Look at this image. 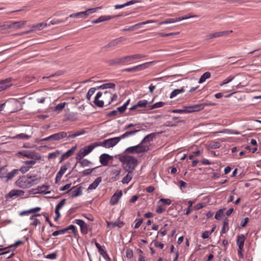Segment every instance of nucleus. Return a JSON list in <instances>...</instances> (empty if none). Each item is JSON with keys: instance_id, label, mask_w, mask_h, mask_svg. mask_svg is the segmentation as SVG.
I'll return each instance as SVG.
<instances>
[{"instance_id": "obj_16", "label": "nucleus", "mask_w": 261, "mask_h": 261, "mask_svg": "<svg viewBox=\"0 0 261 261\" xmlns=\"http://www.w3.org/2000/svg\"><path fill=\"white\" fill-rule=\"evenodd\" d=\"M73 223L80 226L82 233L83 234H87L88 233L87 225L83 220L81 219H75L73 221Z\"/></svg>"}, {"instance_id": "obj_6", "label": "nucleus", "mask_w": 261, "mask_h": 261, "mask_svg": "<svg viewBox=\"0 0 261 261\" xmlns=\"http://www.w3.org/2000/svg\"><path fill=\"white\" fill-rule=\"evenodd\" d=\"M101 7H96L94 8L88 9L87 10L83 12H80L75 13L71 14L69 17L70 18H86L90 14L95 13L97 9H100Z\"/></svg>"}, {"instance_id": "obj_4", "label": "nucleus", "mask_w": 261, "mask_h": 261, "mask_svg": "<svg viewBox=\"0 0 261 261\" xmlns=\"http://www.w3.org/2000/svg\"><path fill=\"white\" fill-rule=\"evenodd\" d=\"M215 104H200L190 107H185L182 109L173 110L172 112L173 113H189L203 109L205 106H214Z\"/></svg>"}, {"instance_id": "obj_28", "label": "nucleus", "mask_w": 261, "mask_h": 261, "mask_svg": "<svg viewBox=\"0 0 261 261\" xmlns=\"http://www.w3.org/2000/svg\"><path fill=\"white\" fill-rule=\"evenodd\" d=\"M123 39L122 38L120 37L115 39H114L110 43H109L107 45H106V47H114L118 45V44L121 43Z\"/></svg>"}, {"instance_id": "obj_13", "label": "nucleus", "mask_w": 261, "mask_h": 261, "mask_svg": "<svg viewBox=\"0 0 261 261\" xmlns=\"http://www.w3.org/2000/svg\"><path fill=\"white\" fill-rule=\"evenodd\" d=\"M36 180H16L15 185L23 189L29 188L33 185L36 184Z\"/></svg>"}, {"instance_id": "obj_21", "label": "nucleus", "mask_w": 261, "mask_h": 261, "mask_svg": "<svg viewBox=\"0 0 261 261\" xmlns=\"http://www.w3.org/2000/svg\"><path fill=\"white\" fill-rule=\"evenodd\" d=\"M118 16H110V15H102L100 16L98 19L96 20H93L92 21V23L95 24V23H100L105 21H107L111 19L112 18H113L116 17H118Z\"/></svg>"}, {"instance_id": "obj_50", "label": "nucleus", "mask_w": 261, "mask_h": 261, "mask_svg": "<svg viewBox=\"0 0 261 261\" xmlns=\"http://www.w3.org/2000/svg\"><path fill=\"white\" fill-rule=\"evenodd\" d=\"M125 153H137L136 146H131L127 148L124 151Z\"/></svg>"}, {"instance_id": "obj_2", "label": "nucleus", "mask_w": 261, "mask_h": 261, "mask_svg": "<svg viewBox=\"0 0 261 261\" xmlns=\"http://www.w3.org/2000/svg\"><path fill=\"white\" fill-rule=\"evenodd\" d=\"M126 171L133 172L138 164L137 160L130 155H123L119 158Z\"/></svg>"}, {"instance_id": "obj_14", "label": "nucleus", "mask_w": 261, "mask_h": 261, "mask_svg": "<svg viewBox=\"0 0 261 261\" xmlns=\"http://www.w3.org/2000/svg\"><path fill=\"white\" fill-rule=\"evenodd\" d=\"M194 17V16H185V17H179L175 18H168L166 19L164 21H161L159 23V25H163V24H166L169 23H175L181 20L188 19L189 18H192Z\"/></svg>"}, {"instance_id": "obj_42", "label": "nucleus", "mask_w": 261, "mask_h": 261, "mask_svg": "<svg viewBox=\"0 0 261 261\" xmlns=\"http://www.w3.org/2000/svg\"><path fill=\"white\" fill-rule=\"evenodd\" d=\"M30 136L28 135L22 133L14 136L12 138L13 139H20L22 140H28L30 138Z\"/></svg>"}, {"instance_id": "obj_12", "label": "nucleus", "mask_w": 261, "mask_h": 261, "mask_svg": "<svg viewBox=\"0 0 261 261\" xmlns=\"http://www.w3.org/2000/svg\"><path fill=\"white\" fill-rule=\"evenodd\" d=\"M19 173L18 169H14L10 172L6 173L5 168L0 169V178H7V179H10L13 178L15 175Z\"/></svg>"}, {"instance_id": "obj_1", "label": "nucleus", "mask_w": 261, "mask_h": 261, "mask_svg": "<svg viewBox=\"0 0 261 261\" xmlns=\"http://www.w3.org/2000/svg\"><path fill=\"white\" fill-rule=\"evenodd\" d=\"M117 97V94L112 93L110 90L106 91L103 93L98 92L95 96L94 103L99 108H102L105 103L106 106H108L116 100Z\"/></svg>"}, {"instance_id": "obj_30", "label": "nucleus", "mask_w": 261, "mask_h": 261, "mask_svg": "<svg viewBox=\"0 0 261 261\" xmlns=\"http://www.w3.org/2000/svg\"><path fill=\"white\" fill-rule=\"evenodd\" d=\"M95 245L96 247V248L98 249V252H99V253L106 259L107 258H108V259H110L106 251L104 250L101 246H100V245L99 244H98V243L96 242L95 243Z\"/></svg>"}, {"instance_id": "obj_15", "label": "nucleus", "mask_w": 261, "mask_h": 261, "mask_svg": "<svg viewBox=\"0 0 261 261\" xmlns=\"http://www.w3.org/2000/svg\"><path fill=\"white\" fill-rule=\"evenodd\" d=\"M122 195V191L121 190H117L111 197L110 204L112 205L117 204Z\"/></svg>"}, {"instance_id": "obj_45", "label": "nucleus", "mask_w": 261, "mask_h": 261, "mask_svg": "<svg viewBox=\"0 0 261 261\" xmlns=\"http://www.w3.org/2000/svg\"><path fill=\"white\" fill-rule=\"evenodd\" d=\"M61 153V151L57 150L54 152L49 153L48 154V159H54L58 156Z\"/></svg>"}, {"instance_id": "obj_57", "label": "nucleus", "mask_w": 261, "mask_h": 261, "mask_svg": "<svg viewBox=\"0 0 261 261\" xmlns=\"http://www.w3.org/2000/svg\"><path fill=\"white\" fill-rule=\"evenodd\" d=\"M66 229H65V228H64L59 230L55 231L54 232H53L52 235L53 236H57L59 234H64L66 233Z\"/></svg>"}, {"instance_id": "obj_17", "label": "nucleus", "mask_w": 261, "mask_h": 261, "mask_svg": "<svg viewBox=\"0 0 261 261\" xmlns=\"http://www.w3.org/2000/svg\"><path fill=\"white\" fill-rule=\"evenodd\" d=\"M76 147V146H73L70 149L63 153L60 157L59 163H62L64 160L71 156L75 152Z\"/></svg>"}, {"instance_id": "obj_29", "label": "nucleus", "mask_w": 261, "mask_h": 261, "mask_svg": "<svg viewBox=\"0 0 261 261\" xmlns=\"http://www.w3.org/2000/svg\"><path fill=\"white\" fill-rule=\"evenodd\" d=\"M50 186L47 185H43L42 186L38 187V192L43 194H49L51 192L50 191L48 190Z\"/></svg>"}, {"instance_id": "obj_61", "label": "nucleus", "mask_w": 261, "mask_h": 261, "mask_svg": "<svg viewBox=\"0 0 261 261\" xmlns=\"http://www.w3.org/2000/svg\"><path fill=\"white\" fill-rule=\"evenodd\" d=\"M23 243V242L21 241H16L14 244L10 245V246L8 247V248H15L17 246H18L20 245H21Z\"/></svg>"}, {"instance_id": "obj_47", "label": "nucleus", "mask_w": 261, "mask_h": 261, "mask_svg": "<svg viewBox=\"0 0 261 261\" xmlns=\"http://www.w3.org/2000/svg\"><path fill=\"white\" fill-rule=\"evenodd\" d=\"M236 76L235 75H230L227 77L226 79L224 80L220 84V86H222L226 84H228L231 82L233 79H234Z\"/></svg>"}, {"instance_id": "obj_54", "label": "nucleus", "mask_w": 261, "mask_h": 261, "mask_svg": "<svg viewBox=\"0 0 261 261\" xmlns=\"http://www.w3.org/2000/svg\"><path fill=\"white\" fill-rule=\"evenodd\" d=\"M147 103H148L147 100H145V99H143V100H139L137 102V106H138L139 107L142 108V107H146Z\"/></svg>"}, {"instance_id": "obj_64", "label": "nucleus", "mask_w": 261, "mask_h": 261, "mask_svg": "<svg viewBox=\"0 0 261 261\" xmlns=\"http://www.w3.org/2000/svg\"><path fill=\"white\" fill-rule=\"evenodd\" d=\"M40 224V221L38 219L36 218L32 221V222L30 223L31 226H36L38 224Z\"/></svg>"}, {"instance_id": "obj_41", "label": "nucleus", "mask_w": 261, "mask_h": 261, "mask_svg": "<svg viewBox=\"0 0 261 261\" xmlns=\"http://www.w3.org/2000/svg\"><path fill=\"white\" fill-rule=\"evenodd\" d=\"M129 101L130 99H128L122 106L118 107L116 110V111H117V113H119L120 114L123 113L126 109L127 106L129 104Z\"/></svg>"}, {"instance_id": "obj_22", "label": "nucleus", "mask_w": 261, "mask_h": 261, "mask_svg": "<svg viewBox=\"0 0 261 261\" xmlns=\"http://www.w3.org/2000/svg\"><path fill=\"white\" fill-rule=\"evenodd\" d=\"M144 143H142V142H140L136 146L137 149V153H144L146 152L149 150V147L147 145H145L143 144Z\"/></svg>"}, {"instance_id": "obj_52", "label": "nucleus", "mask_w": 261, "mask_h": 261, "mask_svg": "<svg viewBox=\"0 0 261 261\" xmlns=\"http://www.w3.org/2000/svg\"><path fill=\"white\" fill-rule=\"evenodd\" d=\"M223 215V210L220 209L218 210L215 215V218L217 220H220L221 219L222 216Z\"/></svg>"}, {"instance_id": "obj_37", "label": "nucleus", "mask_w": 261, "mask_h": 261, "mask_svg": "<svg viewBox=\"0 0 261 261\" xmlns=\"http://www.w3.org/2000/svg\"><path fill=\"white\" fill-rule=\"evenodd\" d=\"M229 220L228 219H225L223 223V226L221 231V233H225L229 229Z\"/></svg>"}, {"instance_id": "obj_26", "label": "nucleus", "mask_w": 261, "mask_h": 261, "mask_svg": "<svg viewBox=\"0 0 261 261\" xmlns=\"http://www.w3.org/2000/svg\"><path fill=\"white\" fill-rule=\"evenodd\" d=\"M24 191L20 190H12L8 194V196L12 198L14 196H22L24 194Z\"/></svg>"}, {"instance_id": "obj_20", "label": "nucleus", "mask_w": 261, "mask_h": 261, "mask_svg": "<svg viewBox=\"0 0 261 261\" xmlns=\"http://www.w3.org/2000/svg\"><path fill=\"white\" fill-rule=\"evenodd\" d=\"M111 159L112 157L109 154L103 153L100 156L99 162L103 166H107Z\"/></svg>"}, {"instance_id": "obj_44", "label": "nucleus", "mask_w": 261, "mask_h": 261, "mask_svg": "<svg viewBox=\"0 0 261 261\" xmlns=\"http://www.w3.org/2000/svg\"><path fill=\"white\" fill-rule=\"evenodd\" d=\"M156 21V20H147V21H144V22H140V23H137V24L133 25V28H134V29L135 30V29L139 28L140 27H141L142 25H144V24H148V23H153V22H155Z\"/></svg>"}, {"instance_id": "obj_40", "label": "nucleus", "mask_w": 261, "mask_h": 261, "mask_svg": "<svg viewBox=\"0 0 261 261\" xmlns=\"http://www.w3.org/2000/svg\"><path fill=\"white\" fill-rule=\"evenodd\" d=\"M211 76V73L210 72H206L204 73H203L199 79L198 83L199 84L203 83L206 80L210 78Z\"/></svg>"}, {"instance_id": "obj_43", "label": "nucleus", "mask_w": 261, "mask_h": 261, "mask_svg": "<svg viewBox=\"0 0 261 261\" xmlns=\"http://www.w3.org/2000/svg\"><path fill=\"white\" fill-rule=\"evenodd\" d=\"M146 56H147L145 55L137 54L129 56V57L130 62H131L134 60L140 59L141 58H145V57H146Z\"/></svg>"}, {"instance_id": "obj_59", "label": "nucleus", "mask_w": 261, "mask_h": 261, "mask_svg": "<svg viewBox=\"0 0 261 261\" xmlns=\"http://www.w3.org/2000/svg\"><path fill=\"white\" fill-rule=\"evenodd\" d=\"M126 257L130 259L133 256V251L131 249L128 248L126 250Z\"/></svg>"}, {"instance_id": "obj_60", "label": "nucleus", "mask_w": 261, "mask_h": 261, "mask_svg": "<svg viewBox=\"0 0 261 261\" xmlns=\"http://www.w3.org/2000/svg\"><path fill=\"white\" fill-rule=\"evenodd\" d=\"M57 256V253L56 252H53L50 254H48L46 256V258L50 259H54L56 258Z\"/></svg>"}, {"instance_id": "obj_35", "label": "nucleus", "mask_w": 261, "mask_h": 261, "mask_svg": "<svg viewBox=\"0 0 261 261\" xmlns=\"http://www.w3.org/2000/svg\"><path fill=\"white\" fill-rule=\"evenodd\" d=\"M65 118L68 120H70L72 121H76L77 120V113H70L65 114Z\"/></svg>"}, {"instance_id": "obj_46", "label": "nucleus", "mask_w": 261, "mask_h": 261, "mask_svg": "<svg viewBox=\"0 0 261 261\" xmlns=\"http://www.w3.org/2000/svg\"><path fill=\"white\" fill-rule=\"evenodd\" d=\"M66 104V102H62L59 103L55 107V108L54 109V111L57 112L58 113H60L64 108Z\"/></svg>"}, {"instance_id": "obj_27", "label": "nucleus", "mask_w": 261, "mask_h": 261, "mask_svg": "<svg viewBox=\"0 0 261 261\" xmlns=\"http://www.w3.org/2000/svg\"><path fill=\"white\" fill-rule=\"evenodd\" d=\"M152 62L145 63L140 65H137L133 67L134 72L141 71L147 68L148 67V65L151 64Z\"/></svg>"}, {"instance_id": "obj_31", "label": "nucleus", "mask_w": 261, "mask_h": 261, "mask_svg": "<svg viewBox=\"0 0 261 261\" xmlns=\"http://www.w3.org/2000/svg\"><path fill=\"white\" fill-rule=\"evenodd\" d=\"M140 130V129H134L130 131H127L125 133L119 136V137L120 138V140L129 137L130 136L135 135L137 133L139 132Z\"/></svg>"}, {"instance_id": "obj_3", "label": "nucleus", "mask_w": 261, "mask_h": 261, "mask_svg": "<svg viewBox=\"0 0 261 261\" xmlns=\"http://www.w3.org/2000/svg\"><path fill=\"white\" fill-rule=\"evenodd\" d=\"M71 132H60L53 134L50 136V141H58L65 138H66L67 140H69L71 139L75 138L77 136L84 134L85 133V131L84 130H81L71 134Z\"/></svg>"}, {"instance_id": "obj_33", "label": "nucleus", "mask_w": 261, "mask_h": 261, "mask_svg": "<svg viewBox=\"0 0 261 261\" xmlns=\"http://www.w3.org/2000/svg\"><path fill=\"white\" fill-rule=\"evenodd\" d=\"M156 133H152L146 136L144 139L141 141L142 143H150L153 140V139L155 137Z\"/></svg>"}, {"instance_id": "obj_53", "label": "nucleus", "mask_w": 261, "mask_h": 261, "mask_svg": "<svg viewBox=\"0 0 261 261\" xmlns=\"http://www.w3.org/2000/svg\"><path fill=\"white\" fill-rule=\"evenodd\" d=\"M177 185L182 192H184V190L187 186V184L183 180H179Z\"/></svg>"}, {"instance_id": "obj_9", "label": "nucleus", "mask_w": 261, "mask_h": 261, "mask_svg": "<svg viewBox=\"0 0 261 261\" xmlns=\"http://www.w3.org/2000/svg\"><path fill=\"white\" fill-rule=\"evenodd\" d=\"M18 153L22 156H24L29 159L39 160L41 158L40 155L38 153H35L34 151L22 150L19 151Z\"/></svg>"}, {"instance_id": "obj_11", "label": "nucleus", "mask_w": 261, "mask_h": 261, "mask_svg": "<svg viewBox=\"0 0 261 261\" xmlns=\"http://www.w3.org/2000/svg\"><path fill=\"white\" fill-rule=\"evenodd\" d=\"M232 32V30L230 31H221V32H217L214 33H211L208 35H207L205 36V39L208 40H210L211 39L214 38H218L220 37H223L225 36H227L229 34L231 33Z\"/></svg>"}, {"instance_id": "obj_5", "label": "nucleus", "mask_w": 261, "mask_h": 261, "mask_svg": "<svg viewBox=\"0 0 261 261\" xmlns=\"http://www.w3.org/2000/svg\"><path fill=\"white\" fill-rule=\"evenodd\" d=\"M99 146L98 142H95L89 146L81 148L77 153L76 157L77 160H81L85 156L90 153L96 147Z\"/></svg>"}, {"instance_id": "obj_36", "label": "nucleus", "mask_w": 261, "mask_h": 261, "mask_svg": "<svg viewBox=\"0 0 261 261\" xmlns=\"http://www.w3.org/2000/svg\"><path fill=\"white\" fill-rule=\"evenodd\" d=\"M165 103L164 102H162V101L158 102L152 105L148 106L147 107V110H153L154 109L161 108V107H162L163 106H164L165 105Z\"/></svg>"}, {"instance_id": "obj_63", "label": "nucleus", "mask_w": 261, "mask_h": 261, "mask_svg": "<svg viewBox=\"0 0 261 261\" xmlns=\"http://www.w3.org/2000/svg\"><path fill=\"white\" fill-rule=\"evenodd\" d=\"M65 229H66V232L69 230H71L74 233L76 232V227L73 225H70L67 227L65 228Z\"/></svg>"}, {"instance_id": "obj_25", "label": "nucleus", "mask_w": 261, "mask_h": 261, "mask_svg": "<svg viewBox=\"0 0 261 261\" xmlns=\"http://www.w3.org/2000/svg\"><path fill=\"white\" fill-rule=\"evenodd\" d=\"M245 239V237L243 234L238 235L237 236V244L238 246V248H244Z\"/></svg>"}, {"instance_id": "obj_8", "label": "nucleus", "mask_w": 261, "mask_h": 261, "mask_svg": "<svg viewBox=\"0 0 261 261\" xmlns=\"http://www.w3.org/2000/svg\"><path fill=\"white\" fill-rule=\"evenodd\" d=\"M130 62L129 56H123L120 58H116L108 61L109 65H123Z\"/></svg>"}, {"instance_id": "obj_23", "label": "nucleus", "mask_w": 261, "mask_h": 261, "mask_svg": "<svg viewBox=\"0 0 261 261\" xmlns=\"http://www.w3.org/2000/svg\"><path fill=\"white\" fill-rule=\"evenodd\" d=\"M69 166V164H64L63 166H62L60 168L59 171L57 173V174L56 175L55 179H60L62 178L63 175L67 171Z\"/></svg>"}, {"instance_id": "obj_49", "label": "nucleus", "mask_w": 261, "mask_h": 261, "mask_svg": "<svg viewBox=\"0 0 261 261\" xmlns=\"http://www.w3.org/2000/svg\"><path fill=\"white\" fill-rule=\"evenodd\" d=\"M97 89V88H91L89 90L86 95V98L88 100H90L92 95L95 93Z\"/></svg>"}, {"instance_id": "obj_48", "label": "nucleus", "mask_w": 261, "mask_h": 261, "mask_svg": "<svg viewBox=\"0 0 261 261\" xmlns=\"http://www.w3.org/2000/svg\"><path fill=\"white\" fill-rule=\"evenodd\" d=\"M101 180H94L93 183L90 184L88 188V191H91L95 189L99 184Z\"/></svg>"}, {"instance_id": "obj_7", "label": "nucleus", "mask_w": 261, "mask_h": 261, "mask_svg": "<svg viewBox=\"0 0 261 261\" xmlns=\"http://www.w3.org/2000/svg\"><path fill=\"white\" fill-rule=\"evenodd\" d=\"M120 140V137H117L105 140L102 143L98 142V144L99 146H101L103 147L109 148L115 146Z\"/></svg>"}, {"instance_id": "obj_62", "label": "nucleus", "mask_w": 261, "mask_h": 261, "mask_svg": "<svg viewBox=\"0 0 261 261\" xmlns=\"http://www.w3.org/2000/svg\"><path fill=\"white\" fill-rule=\"evenodd\" d=\"M30 168V166H22L19 170V172L20 171L21 173H24L27 172Z\"/></svg>"}, {"instance_id": "obj_19", "label": "nucleus", "mask_w": 261, "mask_h": 261, "mask_svg": "<svg viewBox=\"0 0 261 261\" xmlns=\"http://www.w3.org/2000/svg\"><path fill=\"white\" fill-rule=\"evenodd\" d=\"M12 85L11 78L0 81V92L10 87Z\"/></svg>"}, {"instance_id": "obj_10", "label": "nucleus", "mask_w": 261, "mask_h": 261, "mask_svg": "<svg viewBox=\"0 0 261 261\" xmlns=\"http://www.w3.org/2000/svg\"><path fill=\"white\" fill-rule=\"evenodd\" d=\"M82 189L81 186H76L71 188L67 193L71 198H75L82 194Z\"/></svg>"}, {"instance_id": "obj_18", "label": "nucleus", "mask_w": 261, "mask_h": 261, "mask_svg": "<svg viewBox=\"0 0 261 261\" xmlns=\"http://www.w3.org/2000/svg\"><path fill=\"white\" fill-rule=\"evenodd\" d=\"M12 85L11 78L0 81V92L10 87Z\"/></svg>"}, {"instance_id": "obj_32", "label": "nucleus", "mask_w": 261, "mask_h": 261, "mask_svg": "<svg viewBox=\"0 0 261 261\" xmlns=\"http://www.w3.org/2000/svg\"><path fill=\"white\" fill-rule=\"evenodd\" d=\"M115 88V84L112 83L103 84L97 87V89H111L114 90Z\"/></svg>"}, {"instance_id": "obj_34", "label": "nucleus", "mask_w": 261, "mask_h": 261, "mask_svg": "<svg viewBox=\"0 0 261 261\" xmlns=\"http://www.w3.org/2000/svg\"><path fill=\"white\" fill-rule=\"evenodd\" d=\"M27 23L26 21H19L12 22L11 24L10 25V27H14L16 29H20L24 25H25Z\"/></svg>"}, {"instance_id": "obj_24", "label": "nucleus", "mask_w": 261, "mask_h": 261, "mask_svg": "<svg viewBox=\"0 0 261 261\" xmlns=\"http://www.w3.org/2000/svg\"><path fill=\"white\" fill-rule=\"evenodd\" d=\"M47 26V24L45 22H41L37 23L36 24H34L32 27V29L30 31H28L27 33H29L33 31L41 30L44 28L46 27Z\"/></svg>"}, {"instance_id": "obj_56", "label": "nucleus", "mask_w": 261, "mask_h": 261, "mask_svg": "<svg viewBox=\"0 0 261 261\" xmlns=\"http://www.w3.org/2000/svg\"><path fill=\"white\" fill-rule=\"evenodd\" d=\"M81 165L83 167L88 166L91 162L87 159H82L81 160H79Z\"/></svg>"}, {"instance_id": "obj_55", "label": "nucleus", "mask_w": 261, "mask_h": 261, "mask_svg": "<svg viewBox=\"0 0 261 261\" xmlns=\"http://www.w3.org/2000/svg\"><path fill=\"white\" fill-rule=\"evenodd\" d=\"M158 202H162L164 205H170L171 203V200L170 199L161 198Z\"/></svg>"}, {"instance_id": "obj_39", "label": "nucleus", "mask_w": 261, "mask_h": 261, "mask_svg": "<svg viewBox=\"0 0 261 261\" xmlns=\"http://www.w3.org/2000/svg\"><path fill=\"white\" fill-rule=\"evenodd\" d=\"M124 225V223L122 222H107V227L109 228H114L116 226L118 227L119 228H121Z\"/></svg>"}, {"instance_id": "obj_51", "label": "nucleus", "mask_w": 261, "mask_h": 261, "mask_svg": "<svg viewBox=\"0 0 261 261\" xmlns=\"http://www.w3.org/2000/svg\"><path fill=\"white\" fill-rule=\"evenodd\" d=\"M66 199H63L56 206L55 211H59L65 204Z\"/></svg>"}, {"instance_id": "obj_58", "label": "nucleus", "mask_w": 261, "mask_h": 261, "mask_svg": "<svg viewBox=\"0 0 261 261\" xmlns=\"http://www.w3.org/2000/svg\"><path fill=\"white\" fill-rule=\"evenodd\" d=\"M67 19H68V18L67 17L65 20H61V19L52 20L51 21H50V24H52V25H54V24H59L60 23H62V22H65L66 20H67Z\"/></svg>"}, {"instance_id": "obj_38", "label": "nucleus", "mask_w": 261, "mask_h": 261, "mask_svg": "<svg viewBox=\"0 0 261 261\" xmlns=\"http://www.w3.org/2000/svg\"><path fill=\"white\" fill-rule=\"evenodd\" d=\"M185 92L184 87H181L180 89H175L170 94V98H173L178 94L180 93H182Z\"/></svg>"}]
</instances>
